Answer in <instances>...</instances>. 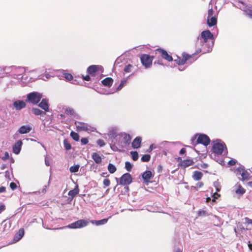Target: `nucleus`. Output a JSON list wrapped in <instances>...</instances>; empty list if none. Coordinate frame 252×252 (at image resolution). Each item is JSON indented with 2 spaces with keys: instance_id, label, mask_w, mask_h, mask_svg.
Instances as JSON below:
<instances>
[{
  "instance_id": "obj_1",
  "label": "nucleus",
  "mask_w": 252,
  "mask_h": 252,
  "mask_svg": "<svg viewBox=\"0 0 252 252\" xmlns=\"http://www.w3.org/2000/svg\"><path fill=\"white\" fill-rule=\"evenodd\" d=\"M201 52V49L199 48L196 51V52L192 54V55H189L187 53H183L182 54V58L177 57V59L174 60V61L178 65H184L187 60H189L194 55H197L200 53Z\"/></svg>"
},
{
  "instance_id": "obj_2",
  "label": "nucleus",
  "mask_w": 252,
  "mask_h": 252,
  "mask_svg": "<svg viewBox=\"0 0 252 252\" xmlns=\"http://www.w3.org/2000/svg\"><path fill=\"white\" fill-rule=\"evenodd\" d=\"M42 95L41 94L33 92L27 95V101L32 104H37L40 101Z\"/></svg>"
},
{
  "instance_id": "obj_3",
  "label": "nucleus",
  "mask_w": 252,
  "mask_h": 252,
  "mask_svg": "<svg viewBox=\"0 0 252 252\" xmlns=\"http://www.w3.org/2000/svg\"><path fill=\"white\" fill-rule=\"evenodd\" d=\"M196 136L197 135L191 138V141L193 143L202 144L205 146H207L209 144L210 139L207 135L204 134H199L198 136L196 141H195Z\"/></svg>"
},
{
  "instance_id": "obj_4",
  "label": "nucleus",
  "mask_w": 252,
  "mask_h": 252,
  "mask_svg": "<svg viewBox=\"0 0 252 252\" xmlns=\"http://www.w3.org/2000/svg\"><path fill=\"white\" fill-rule=\"evenodd\" d=\"M154 57L147 54H143L140 57L142 64L146 67H150L152 64Z\"/></svg>"
},
{
  "instance_id": "obj_5",
  "label": "nucleus",
  "mask_w": 252,
  "mask_h": 252,
  "mask_svg": "<svg viewBox=\"0 0 252 252\" xmlns=\"http://www.w3.org/2000/svg\"><path fill=\"white\" fill-rule=\"evenodd\" d=\"M214 38L213 34L209 30H206L202 32L200 36L197 38V40H202L204 43H206L208 40H212Z\"/></svg>"
},
{
  "instance_id": "obj_6",
  "label": "nucleus",
  "mask_w": 252,
  "mask_h": 252,
  "mask_svg": "<svg viewBox=\"0 0 252 252\" xmlns=\"http://www.w3.org/2000/svg\"><path fill=\"white\" fill-rule=\"evenodd\" d=\"M89 224V221L86 220H80L70 224L68 227L72 229L80 228L87 226Z\"/></svg>"
},
{
  "instance_id": "obj_7",
  "label": "nucleus",
  "mask_w": 252,
  "mask_h": 252,
  "mask_svg": "<svg viewBox=\"0 0 252 252\" xmlns=\"http://www.w3.org/2000/svg\"><path fill=\"white\" fill-rule=\"evenodd\" d=\"M74 124L76 125L77 131H88L92 128L88 124L83 122L75 121Z\"/></svg>"
},
{
  "instance_id": "obj_8",
  "label": "nucleus",
  "mask_w": 252,
  "mask_h": 252,
  "mask_svg": "<svg viewBox=\"0 0 252 252\" xmlns=\"http://www.w3.org/2000/svg\"><path fill=\"white\" fill-rule=\"evenodd\" d=\"M155 53L156 54H158L162 59L167 61L168 62H171L173 61L172 56L169 55L167 52L164 49L158 48L155 50Z\"/></svg>"
},
{
  "instance_id": "obj_9",
  "label": "nucleus",
  "mask_w": 252,
  "mask_h": 252,
  "mask_svg": "<svg viewBox=\"0 0 252 252\" xmlns=\"http://www.w3.org/2000/svg\"><path fill=\"white\" fill-rule=\"evenodd\" d=\"M224 144L220 143H214L212 147L213 152L217 155H221L225 148Z\"/></svg>"
},
{
  "instance_id": "obj_10",
  "label": "nucleus",
  "mask_w": 252,
  "mask_h": 252,
  "mask_svg": "<svg viewBox=\"0 0 252 252\" xmlns=\"http://www.w3.org/2000/svg\"><path fill=\"white\" fill-rule=\"evenodd\" d=\"M132 177L129 173H126L123 174L120 179V184L122 185H127L132 182Z\"/></svg>"
},
{
  "instance_id": "obj_11",
  "label": "nucleus",
  "mask_w": 252,
  "mask_h": 252,
  "mask_svg": "<svg viewBox=\"0 0 252 252\" xmlns=\"http://www.w3.org/2000/svg\"><path fill=\"white\" fill-rule=\"evenodd\" d=\"M122 141L121 142L122 147H125L129 144L131 137L129 134L126 133L122 134Z\"/></svg>"
},
{
  "instance_id": "obj_12",
  "label": "nucleus",
  "mask_w": 252,
  "mask_h": 252,
  "mask_svg": "<svg viewBox=\"0 0 252 252\" xmlns=\"http://www.w3.org/2000/svg\"><path fill=\"white\" fill-rule=\"evenodd\" d=\"M38 106L44 110V112L46 113L49 111V105L48 101L46 99H42L41 102L38 104Z\"/></svg>"
},
{
  "instance_id": "obj_13",
  "label": "nucleus",
  "mask_w": 252,
  "mask_h": 252,
  "mask_svg": "<svg viewBox=\"0 0 252 252\" xmlns=\"http://www.w3.org/2000/svg\"><path fill=\"white\" fill-rule=\"evenodd\" d=\"M194 163V162L192 159H186L181 160L179 165L181 167L185 168L189 166L192 165Z\"/></svg>"
},
{
  "instance_id": "obj_14",
  "label": "nucleus",
  "mask_w": 252,
  "mask_h": 252,
  "mask_svg": "<svg viewBox=\"0 0 252 252\" xmlns=\"http://www.w3.org/2000/svg\"><path fill=\"white\" fill-rule=\"evenodd\" d=\"M239 172L242 178V181L249 180L252 178L250 174L247 170L241 169L239 170Z\"/></svg>"
},
{
  "instance_id": "obj_15",
  "label": "nucleus",
  "mask_w": 252,
  "mask_h": 252,
  "mask_svg": "<svg viewBox=\"0 0 252 252\" xmlns=\"http://www.w3.org/2000/svg\"><path fill=\"white\" fill-rule=\"evenodd\" d=\"M24 233V229L23 228L20 229L18 230V232L14 236L13 242L15 243L19 241L23 237Z\"/></svg>"
},
{
  "instance_id": "obj_16",
  "label": "nucleus",
  "mask_w": 252,
  "mask_h": 252,
  "mask_svg": "<svg viewBox=\"0 0 252 252\" xmlns=\"http://www.w3.org/2000/svg\"><path fill=\"white\" fill-rule=\"evenodd\" d=\"M26 103L23 100H17L13 103V106L17 110H20L26 107Z\"/></svg>"
},
{
  "instance_id": "obj_17",
  "label": "nucleus",
  "mask_w": 252,
  "mask_h": 252,
  "mask_svg": "<svg viewBox=\"0 0 252 252\" xmlns=\"http://www.w3.org/2000/svg\"><path fill=\"white\" fill-rule=\"evenodd\" d=\"M142 139L140 137H136L132 142L131 145L133 149L139 148L141 146Z\"/></svg>"
},
{
  "instance_id": "obj_18",
  "label": "nucleus",
  "mask_w": 252,
  "mask_h": 252,
  "mask_svg": "<svg viewBox=\"0 0 252 252\" xmlns=\"http://www.w3.org/2000/svg\"><path fill=\"white\" fill-rule=\"evenodd\" d=\"M32 129V127L29 125L22 126L19 128L18 132L22 134H26L31 131Z\"/></svg>"
},
{
  "instance_id": "obj_19",
  "label": "nucleus",
  "mask_w": 252,
  "mask_h": 252,
  "mask_svg": "<svg viewBox=\"0 0 252 252\" xmlns=\"http://www.w3.org/2000/svg\"><path fill=\"white\" fill-rule=\"evenodd\" d=\"M22 145V141L18 140L13 147V152L15 154H18L21 151Z\"/></svg>"
},
{
  "instance_id": "obj_20",
  "label": "nucleus",
  "mask_w": 252,
  "mask_h": 252,
  "mask_svg": "<svg viewBox=\"0 0 252 252\" xmlns=\"http://www.w3.org/2000/svg\"><path fill=\"white\" fill-rule=\"evenodd\" d=\"M142 177L145 182L148 183L152 177V173L151 171H146L142 174Z\"/></svg>"
},
{
  "instance_id": "obj_21",
  "label": "nucleus",
  "mask_w": 252,
  "mask_h": 252,
  "mask_svg": "<svg viewBox=\"0 0 252 252\" xmlns=\"http://www.w3.org/2000/svg\"><path fill=\"white\" fill-rule=\"evenodd\" d=\"M235 192L237 194L243 195L246 192V189L239 184L237 183L235 186Z\"/></svg>"
},
{
  "instance_id": "obj_22",
  "label": "nucleus",
  "mask_w": 252,
  "mask_h": 252,
  "mask_svg": "<svg viewBox=\"0 0 252 252\" xmlns=\"http://www.w3.org/2000/svg\"><path fill=\"white\" fill-rule=\"evenodd\" d=\"M98 67L95 65L90 66L87 69V72L93 76H95V73L97 71Z\"/></svg>"
},
{
  "instance_id": "obj_23",
  "label": "nucleus",
  "mask_w": 252,
  "mask_h": 252,
  "mask_svg": "<svg viewBox=\"0 0 252 252\" xmlns=\"http://www.w3.org/2000/svg\"><path fill=\"white\" fill-rule=\"evenodd\" d=\"M207 22L209 27H213L217 24V18L215 16H212L210 17H207Z\"/></svg>"
},
{
  "instance_id": "obj_24",
  "label": "nucleus",
  "mask_w": 252,
  "mask_h": 252,
  "mask_svg": "<svg viewBox=\"0 0 252 252\" xmlns=\"http://www.w3.org/2000/svg\"><path fill=\"white\" fill-rule=\"evenodd\" d=\"M64 113L66 115L76 117L77 116L74 109L70 107H66L64 109Z\"/></svg>"
},
{
  "instance_id": "obj_25",
  "label": "nucleus",
  "mask_w": 252,
  "mask_h": 252,
  "mask_svg": "<svg viewBox=\"0 0 252 252\" xmlns=\"http://www.w3.org/2000/svg\"><path fill=\"white\" fill-rule=\"evenodd\" d=\"M101 83L103 86L110 87L113 84V79L111 77H107L104 79Z\"/></svg>"
},
{
  "instance_id": "obj_26",
  "label": "nucleus",
  "mask_w": 252,
  "mask_h": 252,
  "mask_svg": "<svg viewBox=\"0 0 252 252\" xmlns=\"http://www.w3.org/2000/svg\"><path fill=\"white\" fill-rule=\"evenodd\" d=\"M79 191V188L78 185H76L75 188L72 190L69 191L68 194L69 196L71 197V199H72L74 197H75Z\"/></svg>"
},
{
  "instance_id": "obj_27",
  "label": "nucleus",
  "mask_w": 252,
  "mask_h": 252,
  "mask_svg": "<svg viewBox=\"0 0 252 252\" xmlns=\"http://www.w3.org/2000/svg\"><path fill=\"white\" fill-rule=\"evenodd\" d=\"M92 158L94 160L95 162L99 164L102 161V158L97 153H94L92 155Z\"/></svg>"
},
{
  "instance_id": "obj_28",
  "label": "nucleus",
  "mask_w": 252,
  "mask_h": 252,
  "mask_svg": "<svg viewBox=\"0 0 252 252\" xmlns=\"http://www.w3.org/2000/svg\"><path fill=\"white\" fill-rule=\"evenodd\" d=\"M203 176V174L202 172L195 171L193 172L192 175V178L195 181L200 180Z\"/></svg>"
},
{
  "instance_id": "obj_29",
  "label": "nucleus",
  "mask_w": 252,
  "mask_h": 252,
  "mask_svg": "<svg viewBox=\"0 0 252 252\" xmlns=\"http://www.w3.org/2000/svg\"><path fill=\"white\" fill-rule=\"evenodd\" d=\"M32 111L36 116H44L46 114L45 112L42 111L40 110L39 109L36 108H32Z\"/></svg>"
},
{
  "instance_id": "obj_30",
  "label": "nucleus",
  "mask_w": 252,
  "mask_h": 252,
  "mask_svg": "<svg viewBox=\"0 0 252 252\" xmlns=\"http://www.w3.org/2000/svg\"><path fill=\"white\" fill-rule=\"evenodd\" d=\"M108 220V219H104L99 220H91V222L95 223L97 225L104 224L106 223Z\"/></svg>"
},
{
  "instance_id": "obj_31",
  "label": "nucleus",
  "mask_w": 252,
  "mask_h": 252,
  "mask_svg": "<svg viewBox=\"0 0 252 252\" xmlns=\"http://www.w3.org/2000/svg\"><path fill=\"white\" fill-rule=\"evenodd\" d=\"M107 168H108V171L111 174H113V173H115L117 170L116 166L114 165H113L112 163H111L108 164Z\"/></svg>"
},
{
  "instance_id": "obj_32",
  "label": "nucleus",
  "mask_w": 252,
  "mask_h": 252,
  "mask_svg": "<svg viewBox=\"0 0 252 252\" xmlns=\"http://www.w3.org/2000/svg\"><path fill=\"white\" fill-rule=\"evenodd\" d=\"M70 136L72 137V138L76 141H78L79 140V134L75 132H74L73 131H72L71 132H70Z\"/></svg>"
},
{
  "instance_id": "obj_33",
  "label": "nucleus",
  "mask_w": 252,
  "mask_h": 252,
  "mask_svg": "<svg viewBox=\"0 0 252 252\" xmlns=\"http://www.w3.org/2000/svg\"><path fill=\"white\" fill-rule=\"evenodd\" d=\"M80 166L79 165H75L72 166L70 167L69 170L71 173H75L78 171Z\"/></svg>"
},
{
  "instance_id": "obj_34",
  "label": "nucleus",
  "mask_w": 252,
  "mask_h": 252,
  "mask_svg": "<svg viewBox=\"0 0 252 252\" xmlns=\"http://www.w3.org/2000/svg\"><path fill=\"white\" fill-rule=\"evenodd\" d=\"M243 11H244L245 14L249 16L250 18L252 19V9L245 8Z\"/></svg>"
},
{
  "instance_id": "obj_35",
  "label": "nucleus",
  "mask_w": 252,
  "mask_h": 252,
  "mask_svg": "<svg viewBox=\"0 0 252 252\" xmlns=\"http://www.w3.org/2000/svg\"><path fill=\"white\" fill-rule=\"evenodd\" d=\"M130 154L132 157V158L134 161H136L138 159V154L136 151H131L130 152Z\"/></svg>"
},
{
  "instance_id": "obj_36",
  "label": "nucleus",
  "mask_w": 252,
  "mask_h": 252,
  "mask_svg": "<svg viewBox=\"0 0 252 252\" xmlns=\"http://www.w3.org/2000/svg\"><path fill=\"white\" fill-rule=\"evenodd\" d=\"M151 159V156L149 154H145L141 158V160L143 162H148Z\"/></svg>"
},
{
  "instance_id": "obj_37",
  "label": "nucleus",
  "mask_w": 252,
  "mask_h": 252,
  "mask_svg": "<svg viewBox=\"0 0 252 252\" xmlns=\"http://www.w3.org/2000/svg\"><path fill=\"white\" fill-rule=\"evenodd\" d=\"M245 220V222L244 223L248 226L249 225H251V227L252 228V220L250 219V218L248 217H246L244 219Z\"/></svg>"
},
{
  "instance_id": "obj_38",
  "label": "nucleus",
  "mask_w": 252,
  "mask_h": 252,
  "mask_svg": "<svg viewBox=\"0 0 252 252\" xmlns=\"http://www.w3.org/2000/svg\"><path fill=\"white\" fill-rule=\"evenodd\" d=\"M63 144H64V148L66 150H69L71 149V145L67 142V141L66 140H64L63 141Z\"/></svg>"
},
{
  "instance_id": "obj_39",
  "label": "nucleus",
  "mask_w": 252,
  "mask_h": 252,
  "mask_svg": "<svg viewBox=\"0 0 252 252\" xmlns=\"http://www.w3.org/2000/svg\"><path fill=\"white\" fill-rule=\"evenodd\" d=\"M132 67V66L130 64L126 65L124 68V71L126 73H129L131 72Z\"/></svg>"
},
{
  "instance_id": "obj_40",
  "label": "nucleus",
  "mask_w": 252,
  "mask_h": 252,
  "mask_svg": "<svg viewBox=\"0 0 252 252\" xmlns=\"http://www.w3.org/2000/svg\"><path fill=\"white\" fill-rule=\"evenodd\" d=\"M64 77L67 80L70 81L73 79L72 74L69 73H65L63 74Z\"/></svg>"
},
{
  "instance_id": "obj_41",
  "label": "nucleus",
  "mask_w": 252,
  "mask_h": 252,
  "mask_svg": "<svg viewBox=\"0 0 252 252\" xmlns=\"http://www.w3.org/2000/svg\"><path fill=\"white\" fill-rule=\"evenodd\" d=\"M125 168H126V169L127 171H130L131 170V169H132V165H131V164L129 162H128V161L126 162V163H125Z\"/></svg>"
},
{
  "instance_id": "obj_42",
  "label": "nucleus",
  "mask_w": 252,
  "mask_h": 252,
  "mask_svg": "<svg viewBox=\"0 0 252 252\" xmlns=\"http://www.w3.org/2000/svg\"><path fill=\"white\" fill-rule=\"evenodd\" d=\"M197 215L198 217L205 216L207 215V212L205 210H200L198 211Z\"/></svg>"
},
{
  "instance_id": "obj_43",
  "label": "nucleus",
  "mask_w": 252,
  "mask_h": 252,
  "mask_svg": "<svg viewBox=\"0 0 252 252\" xmlns=\"http://www.w3.org/2000/svg\"><path fill=\"white\" fill-rule=\"evenodd\" d=\"M214 15V11L213 10L212 7H211V8H209V9L208 10V16H207V17H212V16H215V15Z\"/></svg>"
},
{
  "instance_id": "obj_44",
  "label": "nucleus",
  "mask_w": 252,
  "mask_h": 252,
  "mask_svg": "<svg viewBox=\"0 0 252 252\" xmlns=\"http://www.w3.org/2000/svg\"><path fill=\"white\" fill-rule=\"evenodd\" d=\"M103 184L104 186V187H108L110 185V181L108 179H105L103 180Z\"/></svg>"
},
{
  "instance_id": "obj_45",
  "label": "nucleus",
  "mask_w": 252,
  "mask_h": 252,
  "mask_svg": "<svg viewBox=\"0 0 252 252\" xmlns=\"http://www.w3.org/2000/svg\"><path fill=\"white\" fill-rule=\"evenodd\" d=\"M126 80H122L121 82V83L119 85V86L118 87L117 90H120L124 86V84L126 83Z\"/></svg>"
},
{
  "instance_id": "obj_46",
  "label": "nucleus",
  "mask_w": 252,
  "mask_h": 252,
  "mask_svg": "<svg viewBox=\"0 0 252 252\" xmlns=\"http://www.w3.org/2000/svg\"><path fill=\"white\" fill-rule=\"evenodd\" d=\"M97 144L100 146V147H103L105 145V142L102 139H98L97 142Z\"/></svg>"
},
{
  "instance_id": "obj_47",
  "label": "nucleus",
  "mask_w": 252,
  "mask_h": 252,
  "mask_svg": "<svg viewBox=\"0 0 252 252\" xmlns=\"http://www.w3.org/2000/svg\"><path fill=\"white\" fill-rule=\"evenodd\" d=\"M89 142L88 139L87 138H82L81 139V142L82 145H86Z\"/></svg>"
},
{
  "instance_id": "obj_48",
  "label": "nucleus",
  "mask_w": 252,
  "mask_h": 252,
  "mask_svg": "<svg viewBox=\"0 0 252 252\" xmlns=\"http://www.w3.org/2000/svg\"><path fill=\"white\" fill-rule=\"evenodd\" d=\"M9 158V154L7 152H5L4 153V156L2 157L1 158V159L3 160H6L7 159H8Z\"/></svg>"
},
{
  "instance_id": "obj_49",
  "label": "nucleus",
  "mask_w": 252,
  "mask_h": 252,
  "mask_svg": "<svg viewBox=\"0 0 252 252\" xmlns=\"http://www.w3.org/2000/svg\"><path fill=\"white\" fill-rule=\"evenodd\" d=\"M10 188L12 190H14L17 188V185L15 183L11 182L10 184Z\"/></svg>"
},
{
  "instance_id": "obj_50",
  "label": "nucleus",
  "mask_w": 252,
  "mask_h": 252,
  "mask_svg": "<svg viewBox=\"0 0 252 252\" xmlns=\"http://www.w3.org/2000/svg\"><path fill=\"white\" fill-rule=\"evenodd\" d=\"M220 195L219 194H218V193L217 192H215L213 194V199H212V201L213 202H215L216 201V199L219 197L220 196Z\"/></svg>"
},
{
  "instance_id": "obj_51",
  "label": "nucleus",
  "mask_w": 252,
  "mask_h": 252,
  "mask_svg": "<svg viewBox=\"0 0 252 252\" xmlns=\"http://www.w3.org/2000/svg\"><path fill=\"white\" fill-rule=\"evenodd\" d=\"M203 186V183L202 182H198L196 184V186L194 188L195 189H198L201 188Z\"/></svg>"
},
{
  "instance_id": "obj_52",
  "label": "nucleus",
  "mask_w": 252,
  "mask_h": 252,
  "mask_svg": "<svg viewBox=\"0 0 252 252\" xmlns=\"http://www.w3.org/2000/svg\"><path fill=\"white\" fill-rule=\"evenodd\" d=\"M236 164V161L234 159H231L228 162V164L230 165L233 166Z\"/></svg>"
},
{
  "instance_id": "obj_53",
  "label": "nucleus",
  "mask_w": 252,
  "mask_h": 252,
  "mask_svg": "<svg viewBox=\"0 0 252 252\" xmlns=\"http://www.w3.org/2000/svg\"><path fill=\"white\" fill-rule=\"evenodd\" d=\"M83 79L86 81H90L91 80V78L89 75H86V76H83Z\"/></svg>"
},
{
  "instance_id": "obj_54",
  "label": "nucleus",
  "mask_w": 252,
  "mask_h": 252,
  "mask_svg": "<svg viewBox=\"0 0 252 252\" xmlns=\"http://www.w3.org/2000/svg\"><path fill=\"white\" fill-rule=\"evenodd\" d=\"M5 209V207L3 204L0 205V213L3 212Z\"/></svg>"
},
{
  "instance_id": "obj_55",
  "label": "nucleus",
  "mask_w": 252,
  "mask_h": 252,
  "mask_svg": "<svg viewBox=\"0 0 252 252\" xmlns=\"http://www.w3.org/2000/svg\"><path fill=\"white\" fill-rule=\"evenodd\" d=\"M6 191V188L4 187H0V193L1 192H4Z\"/></svg>"
},
{
  "instance_id": "obj_56",
  "label": "nucleus",
  "mask_w": 252,
  "mask_h": 252,
  "mask_svg": "<svg viewBox=\"0 0 252 252\" xmlns=\"http://www.w3.org/2000/svg\"><path fill=\"white\" fill-rule=\"evenodd\" d=\"M186 150L185 148H182L180 150L179 153L181 155H183V154H185L186 153Z\"/></svg>"
},
{
  "instance_id": "obj_57",
  "label": "nucleus",
  "mask_w": 252,
  "mask_h": 252,
  "mask_svg": "<svg viewBox=\"0 0 252 252\" xmlns=\"http://www.w3.org/2000/svg\"><path fill=\"white\" fill-rule=\"evenodd\" d=\"M248 185L251 188H252V181L249 182Z\"/></svg>"
},
{
  "instance_id": "obj_58",
  "label": "nucleus",
  "mask_w": 252,
  "mask_h": 252,
  "mask_svg": "<svg viewBox=\"0 0 252 252\" xmlns=\"http://www.w3.org/2000/svg\"><path fill=\"white\" fill-rule=\"evenodd\" d=\"M161 170H162V166L161 165H159L158 166V172H159Z\"/></svg>"
},
{
  "instance_id": "obj_59",
  "label": "nucleus",
  "mask_w": 252,
  "mask_h": 252,
  "mask_svg": "<svg viewBox=\"0 0 252 252\" xmlns=\"http://www.w3.org/2000/svg\"><path fill=\"white\" fill-rule=\"evenodd\" d=\"M211 200V198L210 197H208L206 198V202H209Z\"/></svg>"
},
{
  "instance_id": "obj_60",
  "label": "nucleus",
  "mask_w": 252,
  "mask_h": 252,
  "mask_svg": "<svg viewBox=\"0 0 252 252\" xmlns=\"http://www.w3.org/2000/svg\"><path fill=\"white\" fill-rule=\"evenodd\" d=\"M249 248L250 250H252V243L249 244Z\"/></svg>"
},
{
  "instance_id": "obj_61",
  "label": "nucleus",
  "mask_w": 252,
  "mask_h": 252,
  "mask_svg": "<svg viewBox=\"0 0 252 252\" xmlns=\"http://www.w3.org/2000/svg\"><path fill=\"white\" fill-rule=\"evenodd\" d=\"M176 252H182V250H181V249L180 248H178L177 251H176Z\"/></svg>"
},
{
  "instance_id": "obj_62",
  "label": "nucleus",
  "mask_w": 252,
  "mask_h": 252,
  "mask_svg": "<svg viewBox=\"0 0 252 252\" xmlns=\"http://www.w3.org/2000/svg\"><path fill=\"white\" fill-rule=\"evenodd\" d=\"M158 63L159 64H162V63H160V61H159V60L157 62H155V63Z\"/></svg>"
},
{
  "instance_id": "obj_63",
  "label": "nucleus",
  "mask_w": 252,
  "mask_h": 252,
  "mask_svg": "<svg viewBox=\"0 0 252 252\" xmlns=\"http://www.w3.org/2000/svg\"><path fill=\"white\" fill-rule=\"evenodd\" d=\"M203 168H206L207 167V165L206 164H204L203 165L201 166Z\"/></svg>"
},
{
  "instance_id": "obj_64",
  "label": "nucleus",
  "mask_w": 252,
  "mask_h": 252,
  "mask_svg": "<svg viewBox=\"0 0 252 252\" xmlns=\"http://www.w3.org/2000/svg\"><path fill=\"white\" fill-rule=\"evenodd\" d=\"M60 116H61V117H62V118H64V115H63V114H61V115H60Z\"/></svg>"
}]
</instances>
